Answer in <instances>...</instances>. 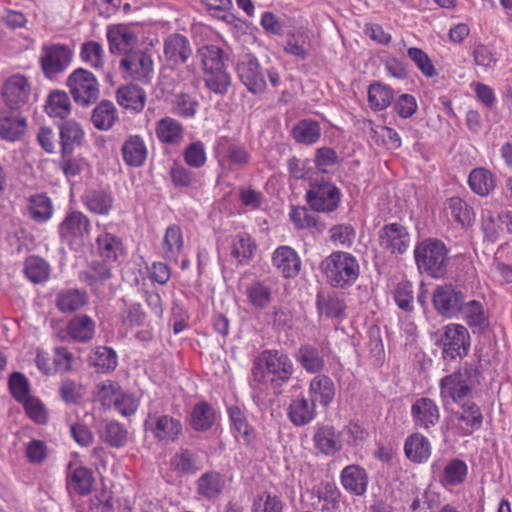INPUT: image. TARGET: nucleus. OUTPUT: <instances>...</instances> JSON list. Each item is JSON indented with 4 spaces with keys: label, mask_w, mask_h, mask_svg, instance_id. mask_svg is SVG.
<instances>
[{
    "label": "nucleus",
    "mask_w": 512,
    "mask_h": 512,
    "mask_svg": "<svg viewBox=\"0 0 512 512\" xmlns=\"http://www.w3.org/2000/svg\"><path fill=\"white\" fill-rule=\"evenodd\" d=\"M214 421L213 408L205 402L196 404L191 412L190 424L197 431L209 429Z\"/></svg>",
    "instance_id": "864d4df0"
},
{
    "label": "nucleus",
    "mask_w": 512,
    "mask_h": 512,
    "mask_svg": "<svg viewBox=\"0 0 512 512\" xmlns=\"http://www.w3.org/2000/svg\"><path fill=\"white\" fill-rule=\"evenodd\" d=\"M96 244L100 257L109 262H116L119 256L123 254L122 241L114 234H100L96 239Z\"/></svg>",
    "instance_id": "c9c22d12"
},
{
    "label": "nucleus",
    "mask_w": 512,
    "mask_h": 512,
    "mask_svg": "<svg viewBox=\"0 0 512 512\" xmlns=\"http://www.w3.org/2000/svg\"><path fill=\"white\" fill-rule=\"evenodd\" d=\"M228 414L234 430L240 434L247 444H251L255 440V432L249 425L244 413L237 406L228 408Z\"/></svg>",
    "instance_id": "6e6d98bb"
},
{
    "label": "nucleus",
    "mask_w": 512,
    "mask_h": 512,
    "mask_svg": "<svg viewBox=\"0 0 512 512\" xmlns=\"http://www.w3.org/2000/svg\"><path fill=\"white\" fill-rule=\"evenodd\" d=\"M26 127L27 120L23 112L9 109L0 111V138L11 142L20 140Z\"/></svg>",
    "instance_id": "6ab92c4d"
},
{
    "label": "nucleus",
    "mask_w": 512,
    "mask_h": 512,
    "mask_svg": "<svg viewBox=\"0 0 512 512\" xmlns=\"http://www.w3.org/2000/svg\"><path fill=\"white\" fill-rule=\"evenodd\" d=\"M87 302V294L79 289H67L57 295L56 305L63 313H72L82 308Z\"/></svg>",
    "instance_id": "4c0bfd02"
},
{
    "label": "nucleus",
    "mask_w": 512,
    "mask_h": 512,
    "mask_svg": "<svg viewBox=\"0 0 512 512\" xmlns=\"http://www.w3.org/2000/svg\"><path fill=\"white\" fill-rule=\"evenodd\" d=\"M94 483L93 473L86 467L75 468L68 476V488L79 495H87L91 492Z\"/></svg>",
    "instance_id": "a19ab883"
},
{
    "label": "nucleus",
    "mask_w": 512,
    "mask_h": 512,
    "mask_svg": "<svg viewBox=\"0 0 512 512\" xmlns=\"http://www.w3.org/2000/svg\"><path fill=\"white\" fill-rule=\"evenodd\" d=\"M272 263L285 278L296 277L301 269L298 254L289 246L278 247L273 253Z\"/></svg>",
    "instance_id": "aec40b11"
},
{
    "label": "nucleus",
    "mask_w": 512,
    "mask_h": 512,
    "mask_svg": "<svg viewBox=\"0 0 512 512\" xmlns=\"http://www.w3.org/2000/svg\"><path fill=\"white\" fill-rule=\"evenodd\" d=\"M183 248V237L180 227L171 225L166 229L163 239V255L166 260L178 261Z\"/></svg>",
    "instance_id": "ea45409f"
},
{
    "label": "nucleus",
    "mask_w": 512,
    "mask_h": 512,
    "mask_svg": "<svg viewBox=\"0 0 512 512\" xmlns=\"http://www.w3.org/2000/svg\"><path fill=\"white\" fill-rule=\"evenodd\" d=\"M24 273L31 282L35 284L43 283L49 278L50 265L43 258L31 255L25 260Z\"/></svg>",
    "instance_id": "37998d69"
},
{
    "label": "nucleus",
    "mask_w": 512,
    "mask_h": 512,
    "mask_svg": "<svg viewBox=\"0 0 512 512\" xmlns=\"http://www.w3.org/2000/svg\"><path fill=\"white\" fill-rule=\"evenodd\" d=\"M310 400L323 407H327L335 396V385L332 379L324 374L316 375L309 384Z\"/></svg>",
    "instance_id": "a878e982"
},
{
    "label": "nucleus",
    "mask_w": 512,
    "mask_h": 512,
    "mask_svg": "<svg viewBox=\"0 0 512 512\" xmlns=\"http://www.w3.org/2000/svg\"><path fill=\"white\" fill-rule=\"evenodd\" d=\"M91 222L80 211H72L66 215L58 227V233L62 241L72 243L82 240L89 235Z\"/></svg>",
    "instance_id": "ddd939ff"
},
{
    "label": "nucleus",
    "mask_w": 512,
    "mask_h": 512,
    "mask_svg": "<svg viewBox=\"0 0 512 512\" xmlns=\"http://www.w3.org/2000/svg\"><path fill=\"white\" fill-rule=\"evenodd\" d=\"M66 332L74 341L87 342L94 336L95 324L87 315H78L68 322Z\"/></svg>",
    "instance_id": "72a5a7b5"
},
{
    "label": "nucleus",
    "mask_w": 512,
    "mask_h": 512,
    "mask_svg": "<svg viewBox=\"0 0 512 512\" xmlns=\"http://www.w3.org/2000/svg\"><path fill=\"white\" fill-rule=\"evenodd\" d=\"M80 58L92 68H102L104 63V51L101 44L96 41L84 42L81 46Z\"/></svg>",
    "instance_id": "052dcab7"
},
{
    "label": "nucleus",
    "mask_w": 512,
    "mask_h": 512,
    "mask_svg": "<svg viewBox=\"0 0 512 512\" xmlns=\"http://www.w3.org/2000/svg\"><path fill=\"white\" fill-rule=\"evenodd\" d=\"M45 110L52 117L64 119L71 110V102L68 94L61 90L52 91L46 101Z\"/></svg>",
    "instance_id": "49530a36"
},
{
    "label": "nucleus",
    "mask_w": 512,
    "mask_h": 512,
    "mask_svg": "<svg viewBox=\"0 0 512 512\" xmlns=\"http://www.w3.org/2000/svg\"><path fill=\"white\" fill-rule=\"evenodd\" d=\"M480 372L473 365L465 364L440 380V397L444 403L451 400L460 404L468 400L480 384Z\"/></svg>",
    "instance_id": "f03ea898"
},
{
    "label": "nucleus",
    "mask_w": 512,
    "mask_h": 512,
    "mask_svg": "<svg viewBox=\"0 0 512 512\" xmlns=\"http://www.w3.org/2000/svg\"><path fill=\"white\" fill-rule=\"evenodd\" d=\"M379 244L391 253L403 254L410 245V236L403 225L387 224L379 231Z\"/></svg>",
    "instance_id": "4468645a"
},
{
    "label": "nucleus",
    "mask_w": 512,
    "mask_h": 512,
    "mask_svg": "<svg viewBox=\"0 0 512 512\" xmlns=\"http://www.w3.org/2000/svg\"><path fill=\"white\" fill-rule=\"evenodd\" d=\"M368 474L359 465H348L341 472V483L344 489L352 495L362 496L367 491Z\"/></svg>",
    "instance_id": "5701e85b"
},
{
    "label": "nucleus",
    "mask_w": 512,
    "mask_h": 512,
    "mask_svg": "<svg viewBox=\"0 0 512 512\" xmlns=\"http://www.w3.org/2000/svg\"><path fill=\"white\" fill-rule=\"evenodd\" d=\"M317 308L320 316L337 318L342 314L345 305L336 294H319L317 296Z\"/></svg>",
    "instance_id": "4d7b16f0"
},
{
    "label": "nucleus",
    "mask_w": 512,
    "mask_h": 512,
    "mask_svg": "<svg viewBox=\"0 0 512 512\" xmlns=\"http://www.w3.org/2000/svg\"><path fill=\"white\" fill-rule=\"evenodd\" d=\"M59 165L67 177L79 175L84 168L85 161L82 157L74 156L73 151H61Z\"/></svg>",
    "instance_id": "338daca9"
},
{
    "label": "nucleus",
    "mask_w": 512,
    "mask_h": 512,
    "mask_svg": "<svg viewBox=\"0 0 512 512\" xmlns=\"http://www.w3.org/2000/svg\"><path fill=\"white\" fill-rule=\"evenodd\" d=\"M2 98L9 110L23 112L28 107L30 98L28 79L19 74L9 77L3 85Z\"/></svg>",
    "instance_id": "9b49d317"
},
{
    "label": "nucleus",
    "mask_w": 512,
    "mask_h": 512,
    "mask_svg": "<svg viewBox=\"0 0 512 512\" xmlns=\"http://www.w3.org/2000/svg\"><path fill=\"white\" fill-rule=\"evenodd\" d=\"M82 277L89 285L104 282L112 277V262L95 260L82 272Z\"/></svg>",
    "instance_id": "603ef678"
},
{
    "label": "nucleus",
    "mask_w": 512,
    "mask_h": 512,
    "mask_svg": "<svg viewBox=\"0 0 512 512\" xmlns=\"http://www.w3.org/2000/svg\"><path fill=\"white\" fill-rule=\"evenodd\" d=\"M468 184L471 190L480 196L488 195L495 188L493 174L485 168L473 169L469 174Z\"/></svg>",
    "instance_id": "79ce46f5"
},
{
    "label": "nucleus",
    "mask_w": 512,
    "mask_h": 512,
    "mask_svg": "<svg viewBox=\"0 0 512 512\" xmlns=\"http://www.w3.org/2000/svg\"><path fill=\"white\" fill-rule=\"evenodd\" d=\"M197 484L198 493L207 499H212L222 493L225 482L219 473L212 471L203 474Z\"/></svg>",
    "instance_id": "a18cd8bd"
},
{
    "label": "nucleus",
    "mask_w": 512,
    "mask_h": 512,
    "mask_svg": "<svg viewBox=\"0 0 512 512\" xmlns=\"http://www.w3.org/2000/svg\"><path fill=\"white\" fill-rule=\"evenodd\" d=\"M101 439L112 447H123L127 442V431L118 422H108L100 430Z\"/></svg>",
    "instance_id": "13d9d810"
},
{
    "label": "nucleus",
    "mask_w": 512,
    "mask_h": 512,
    "mask_svg": "<svg viewBox=\"0 0 512 512\" xmlns=\"http://www.w3.org/2000/svg\"><path fill=\"white\" fill-rule=\"evenodd\" d=\"M287 414L295 426H304L316 417V404L304 397L293 399L289 404Z\"/></svg>",
    "instance_id": "c85d7f7f"
},
{
    "label": "nucleus",
    "mask_w": 512,
    "mask_h": 512,
    "mask_svg": "<svg viewBox=\"0 0 512 512\" xmlns=\"http://www.w3.org/2000/svg\"><path fill=\"white\" fill-rule=\"evenodd\" d=\"M30 217L37 222H45L51 218L53 205L45 194H35L29 198Z\"/></svg>",
    "instance_id": "8fccbe9b"
},
{
    "label": "nucleus",
    "mask_w": 512,
    "mask_h": 512,
    "mask_svg": "<svg viewBox=\"0 0 512 512\" xmlns=\"http://www.w3.org/2000/svg\"><path fill=\"white\" fill-rule=\"evenodd\" d=\"M120 391L121 387L117 382L106 380L96 386L95 396L103 406L111 407L117 401Z\"/></svg>",
    "instance_id": "e2e57ef3"
},
{
    "label": "nucleus",
    "mask_w": 512,
    "mask_h": 512,
    "mask_svg": "<svg viewBox=\"0 0 512 512\" xmlns=\"http://www.w3.org/2000/svg\"><path fill=\"white\" fill-rule=\"evenodd\" d=\"M117 121V109L109 100L100 101L92 111L91 122L98 130L107 131L111 129Z\"/></svg>",
    "instance_id": "7c9ffc66"
},
{
    "label": "nucleus",
    "mask_w": 512,
    "mask_h": 512,
    "mask_svg": "<svg viewBox=\"0 0 512 512\" xmlns=\"http://www.w3.org/2000/svg\"><path fill=\"white\" fill-rule=\"evenodd\" d=\"M155 132L162 143L177 145L184 137L183 126L171 117H164L156 123Z\"/></svg>",
    "instance_id": "2f4dec72"
},
{
    "label": "nucleus",
    "mask_w": 512,
    "mask_h": 512,
    "mask_svg": "<svg viewBox=\"0 0 512 512\" xmlns=\"http://www.w3.org/2000/svg\"><path fill=\"white\" fill-rule=\"evenodd\" d=\"M414 256L419 270L434 278L444 276L447 271V249L440 240H423L416 246Z\"/></svg>",
    "instance_id": "20e7f679"
},
{
    "label": "nucleus",
    "mask_w": 512,
    "mask_h": 512,
    "mask_svg": "<svg viewBox=\"0 0 512 512\" xmlns=\"http://www.w3.org/2000/svg\"><path fill=\"white\" fill-rule=\"evenodd\" d=\"M246 296L252 306L265 309L272 302L271 287L262 281H254L246 287Z\"/></svg>",
    "instance_id": "09e8293b"
},
{
    "label": "nucleus",
    "mask_w": 512,
    "mask_h": 512,
    "mask_svg": "<svg viewBox=\"0 0 512 512\" xmlns=\"http://www.w3.org/2000/svg\"><path fill=\"white\" fill-rule=\"evenodd\" d=\"M453 421L462 435H471L483 423V414L480 407L468 399L460 403V411L453 414Z\"/></svg>",
    "instance_id": "2eb2a0df"
},
{
    "label": "nucleus",
    "mask_w": 512,
    "mask_h": 512,
    "mask_svg": "<svg viewBox=\"0 0 512 512\" xmlns=\"http://www.w3.org/2000/svg\"><path fill=\"white\" fill-rule=\"evenodd\" d=\"M66 84L74 101L83 107L95 103L100 96V85L96 76L84 68L75 69L68 76Z\"/></svg>",
    "instance_id": "39448f33"
},
{
    "label": "nucleus",
    "mask_w": 512,
    "mask_h": 512,
    "mask_svg": "<svg viewBox=\"0 0 512 512\" xmlns=\"http://www.w3.org/2000/svg\"><path fill=\"white\" fill-rule=\"evenodd\" d=\"M84 131L74 121H67L60 126L61 151H73L82 144Z\"/></svg>",
    "instance_id": "de8ad7c7"
},
{
    "label": "nucleus",
    "mask_w": 512,
    "mask_h": 512,
    "mask_svg": "<svg viewBox=\"0 0 512 512\" xmlns=\"http://www.w3.org/2000/svg\"><path fill=\"white\" fill-rule=\"evenodd\" d=\"M313 444L319 453L333 456L342 448V434L332 425H318L313 435Z\"/></svg>",
    "instance_id": "a211bd4d"
},
{
    "label": "nucleus",
    "mask_w": 512,
    "mask_h": 512,
    "mask_svg": "<svg viewBox=\"0 0 512 512\" xmlns=\"http://www.w3.org/2000/svg\"><path fill=\"white\" fill-rule=\"evenodd\" d=\"M295 359L309 374L319 375L325 369L322 351L312 344H302L295 353Z\"/></svg>",
    "instance_id": "b1692460"
},
{
    "label": "nucleus",
    "mask_w": 512,
    "mask_h": 512,
    "mask_svg": "<svg viewBox=\"0 0 512 512\" xmlns=\"http://www.w3.org/2000/svg\"><path fill=\"white\" fill-rule=\"evenodd\" d=\"M116 99L123 108L140 113L146 104V92L138 85L128 84L117 89Z\"/></svg>",
    "instance_id": "bb28decb"
},
{
    "label": "nucleus",
    "mask_w": 512,
    "mask_h": 512,
    "mask_svg": "<svg viewBox=\"0 0 512 512\" xmlns=\"http://www.w3.org/2000/svg\"><path fill=\"white\" fill-rule=\"evenodd\" d=\"M320 267L327 282L335 288H346L353 285L360 274L357 259L344 251L333 252L321 262Z\"/></svg>",
    "instance_id": "7ed1b4c3"
},
{
    "label": "nucleus",
    "mask_w": 512,
    "mask_h": 512,
    "mask_svg": "<svg viewBox=\"0 0 512 512\" xmlns=\"http://www.w3.org/2000/svg\"><path fill=\"white\" fill-rule=\"evenodd\" d=\"M164 58L172 66L185 64L192 55L189 39L179 33L168 36L164 41Z\"/></svg>",
    "instance_id": "f3484780"
},
{
    "label": "nucleus",
    "mask_w": 512,
    "mask_h": 512,
    "mask_svg": "<svg viewBox=\"0 0 512 512\" xmlns=\"http://www.w3.org/2000/svg\"><path fill=\"white\" fill-rule=\"evenodd\" d=\"M120 69L126 77L148 84L154 72L151 55L142 49L129 51L120 61Z\"/></svg>",
    "instance_id": "0eeeda50"
},
{
    "label": "nucleus",
    "mask_w": 512,
    "mask_h": 512,
    "mask_svg": "<svg viewBox=\"0 0 512 512\" xmlns=\"http://www.w3.org/2000/svg\"><path fill=\"white\" fill-rule=\"evenodd\" d=\"M253 508L262 512H283V503L277 495L265 491L254 501Z\"/></svg>",
    "instance_id": "774afa93"
},
{
    "label": "nucleus",
    "mask_w": 512,
    "mask_h": 512,
    "mask_svg": "<svg viewBox=\"0 0 512 512\" xmlns=\"http://www.w3.org/2000/svg\"><path fill=\"white\" fill-rule=\"evenodd\" d=\"M310 207L317 212H332L339 206L341 192L330 181L315 182L306 193Z\"/></svg>",
    "instance_id": "6e6552de"
},
{
    "label": "nucleus",
    "mask_w": 512,
    "mask_h": 512,
    "mask_svg": "<svg viewBox=\"0 0 512 512\" xmlns=\"http://www.w3.org/2000/svg\"><path fill=\"white\" fill-rule=\"evenodd\" d=\"M198 102L189 94L179 93L173 101V112L181 117H193L197 111Z\"/></svg>",
    "instance_id": "0e129e2a"
},
{
    "label": "nucleus",
    "mask_w": 512,
    "mask_h": 512,
    "mask_svg": "<svg viewBox=\"0 0 512 512\" xmlns=\"http://www.w3.org/2000/svg\"><path fill=\"white\" fill-rule=\"evenodd\" d=\"M394 95L390 87L375 82L369 86L368 102L374 110H383L387 108L393 101Z\"/></svg>",
    "instance_id": "3c124183"
},
{
    "label": "nucleus",
    "mask_w": 512,
    "mask_h": 512,
    "mask_svg": "<svg viewBox=\"0 0 512 512\" xmlns=\"http://www.w3.org/2000/svg\"><path fill=\"white\" fill-rule=\"evenodd\" d=\"M203 70L205 73L225 70V53L214 45L204 46L199 50Z\"/></svg>",
    "instance_id": "c03bdc74"
},
{
    "label": "nucleus",
    "mask_w": 512,
    "mask_h": 512,
    "mask_svg": "<svg viewBox=\"0 0 512 512\" xmlns=\"http://www.w3.org/2000/svg\"><path fill=\"white\" fill-rule=\"evenodd\" d=\"M107 39L110 52L122 53L123 56L129 51H133V46L138 41L137 36L126 25L110 27L107 31Z\"/></svg>",
    "instance_id": "4be33fe9"
},
{
    "label": "nucleus",
    "mask_w": 512,
    "mask_h": 512,
    "mask_svg": "<svg viewBox=\"0 0 512 512\" xmlns=\"http://www.w3.org/2000/svg\"><path fill=\"white\" fill-rule=\"evenodd\" d=\"M85 207L98 215L108 214L113 206V197L103 190H88L82 197Z\"/></svg>",
    "instance_id": "f704fd0d"
},
{
    "label": "nucleus",
    "mask_w": 512,
    "mask_h": 512,
    "mask_svg": "<svg viewBox=\"0 0 512 512\" xmlns=\"http://www.w3.org/2000/svg\"><path fill=\"white\" fill-rule=\"evenodd\" d=\"M256 249L255 243L251 237L246 233L238 234L232 242L231 254L237 259L239 263L247 262L253 255Z\"/></svg>",
    "instance_id": "bf43d9fd"
},
{
    "label": "nucleus",
    "mask_w": 512,
    "mask_h": 512,
    "mask_svg": "<svg viewBox=\"0 0 512 512\" xmlns=\"http://www.w3.org/2000/svg\"><path fill=\"white\" fill-rule=\"evenodd\" d=\"M437 344L442 349L444 360H456L465 357L470 349V335L468 330L460 324H448L443 327Z\"/></svg>",
    "instance_id": "423d86ee"
},
{
    "label": "nucleus",
    "mask_w": 512,
    "mask_h": 512,
    "mask_svg": "<svg viewBox=\"0 0 512 512\" xmlns=\"http://www.w3.org/2000/svg\"><path fill=\"white\" fill-rule=\"evenodd\" d=\"M466 299L464 293L450 284L437 286L433 292L435 310L444 317H455L460 313Z\"/></svg>",
    "instance_id": "f8f14e48"
},
{
    "label": "nucleus",
    "mask_w": 512,
    "mask_h": 512,
    "mask_svg": "<svg viewBox=\"0 0 512 512\" xmlns=\"http://www.w3.org/2000/svg\"><path fill=\"white\" fill-rule=\"evenodd\" d=\"M150 429L154 437L165 445L178 440L183 431L180 420L168 415L156 417Z\"/></svg>",
    "instance_id": "412c9836"
},
{
    "label": "nucleus",
    "mask_w": 512,
    "mask_h": 512,
    "mask_svg": "<svg viewBox=\"0 0 512 512\" xmlns=\"http://www.w3.org/2000/svg\"><path fill=\"white\" fill-rule=\"evenodd\" d=\"M294 373V364L289 355L276 349L263 350L253 361L252 382L268 383L279 391Z\"/></svg>",
    "instance_id": "f257e3e1"
},
{
    "label": "nucleus",
    "mask_w": 512,
    "mask_h": 512,
    "mask_svg": "<svg viewBox=\"0 0 512 512\" xmlns=\"http://www.w3.org/2000/svg\"><path fill=\"white\" fill-rule=\"evenodd\" d=\"M321 135V128L317 121L305 119L299 121L292 129V136L296 142L311 145L316 143Z\"/></svg>",
    "instance_id": "58836bf2"
},
{
    "label": "nucleus",
    "mask_w": 512,
    "mask_h": 512,
    "mask_svg": "<svg viewBox=\"0 0 512 512\" xmlns=\"http://www.w3.org/2000/svg\"><path fill=\"white\" fill-rule=\"evenodd\" d=\"M406 457L414 463L426 462L431 455V445L426 437L414 433L407 437L404 444Z\"/></svg>",
    "instance_id": "c756f323"
},
{
    "label": "nucleus",
    "mask_w": 512,
    "mask_h": 512,
    "mask_svg": "<svg viewBox=\"0 0 512 512\" xmlns=\"http://www.w3.org/2000/svg\"><path fill=\"white\" fill-rule=\"evenodd\" d=\"M73 52L69 46L61 43L44 45L40 56V64L44 75L52 79L62 73L72 60Z\"/></svg>",
    "instance_id": "1a4fd4ad"
},
{
    "label": "nucleus",
    "mask_w": 512,
    "mask_h": 512,
    "mask_svg": "<svg viewBox=\"0 0 512 512\" xmlns=\"http://www.w3.org/2000/svg\"><path fill=\"white\" fill-rule=\"evenodd\" d=\"M369 125L371 126L370 135L376 140V142L381 138L383 144L388 149H397L401 146V138L394 129L385 126H381L376 129L372 126V122H369Z\"/></svg>",
    "instance_id": "69168bd1"
},
{
    "label": "nucleus",
    "mask_w": 512,
    "mask_h": 512,
    "mask_svg": "<svg viewBox=\"0 0 512 512\" xmlns=\"http://www.w3.org/2000/svg\"><path fill=\"white\" fill-rule=\"evenodd\" d=\"M90 363L100 372L114 370L117 366V355L113 349L100 346L90 355Z\"/></svg>",
    "instance_id": "5fc2aeb1"
},
{
    "label": "nucleus",
    "mask_w": 512,
    "mask_h": 512,
    "mask_svg": "<svg viewBox=\"0 0 512 512\" xmlns=\"http://www.w3.org/2000/svg\"><path fill=\"white\" fill-rule=\"evenodd\" d=\"M290 218L298 229L315 228L318 232L325 229V225L318 218L309 213L304 207H294L290 212Z\"/></svg>",
    "instance_id": "680f3d73"
},
{
    "label": "nucleus",
    "mask_w": 512,
    "mask_h": 512,
    "mask_svg": "<svg viewBox=\"0 0 512 512\" xmlns=\"http://www.w3.org/2000/svg\"><path fill=\"white\" fill-rule=\"evenodd\" d=\"M460 313L469 327L472 328L473 333L483 332L489 324L482 304L476 300H465Z\"/></svg>",
    "instance_id": "473e14b6"
},
{
    "label": "nucleus",
    "mask_w": 512,
    "mask_h": 512,
    "mask_svg": "<svg viewBox=\"0 0 512 512\" xmlns=\"http://www.w3.org/2000/svg\"><path fill=\"white\" fill-rule=\"evenodd\" d=\"M121 152L123 160L128 166H142L148 155V150L144 140L139 135H130L124 141Z\"/></svg>",
    "instance_id": "cd10ccee"
},
{
    "label": "nucleus",
    "mask_w": 512,
    "mask_h": 512,
    "mask_svg": "<svg viewBox=\"0 0 512 512\" xmlns=\"http://www.w3.org/2000/svg\"><path fill=\"white\" fill-rule=\"evenodd\" d=\"M411 416L417 429L429 430L440 418V412L434 400L421 397L415 400L411 407Z\"/></svg>",
    "instance_id": "dca6fc26"
},
{
    "label": "nucleus",
    "mask_w": 512,
    "mask_h": 512,
    "mask_svg": "<svg viewBox=\"0 0 512 512\" xmlns=\"http://www.w3.org/2000/svg\"><path fill=\"white\" fill-rule=\"evenodd\" d=\"M467 473V464L463 460L453 459L444 467L439 481L445 488L454 487L465 481Z\"/></svg>",
    "instance_id": "e433bc0d"
},
{
    "label": "nucleus",
    "mask_w": 512,
    "mask_h": 512,
    "mask_svg": "<svg viewBox=\"0 0 512 512\" xmlns=\"http://www.w3.org/2000/svg\"><path fill=\"white\" fill-rule=\"evenodd\" d=\"M444 212L448 219H452L462 228H469L475 221V213L462 198L451 197L444 203Z\"/></svg>",
    "instance_id": "393cba45"
},
{
    "label": "nucleus",
    "mask_w": 512,
    "mask_h": 512,
    "mask_svg": "<svg viewBox=\"0 0 512 512\" xmlns=\"http://www.w3.org/2000/svg\"><path fill=\"white\" fill-rule=\"evenodd\" d=\"M236 71L240 81L249 92L261 94L265 91L267 86L265 71L255 56L252 54L242 56L236 65Z\"/></svg>",
    "instance_id": "9d476101"
}]
</instances>
